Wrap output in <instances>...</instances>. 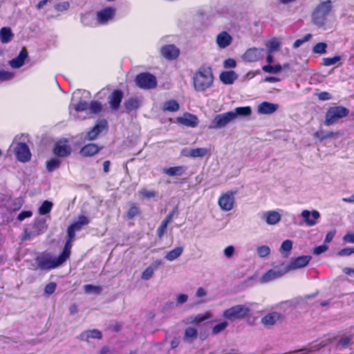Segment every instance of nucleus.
Masks as SVG:
<instances>
[{"label":"nucleus","mask_w":354,"mask_h":354,"mask_svg":"<svg viewBox=\"0 0 354 354\" xmlns=\"http://www.w3.org/2000/svg\"><path fill=\"white\" fill-rule=\"evenodd\" d=\"M286 272L284 270H279L275 269H271L266 272L262 277L259 279V282L261 283H269L272 281L278 278L282 277Z\"/></svg>","instance_id":"obj_20"},{"label":"nucleus","mask_w":354,"mask_h":354,"mask_svg":"<svg viewBox=\"0 0 354 354\" xmlns=\"http://www.w3.org/2000/svg\"><path fill=\"white\" fill-rule=\"evenodd\" d=\"M257 252L259 257L264 258L270 254V249L267 245H261L257 248Z\"/></svg>","instance_id":"obj_48"},{"label":"nucleus","mask_w":354,"mask_h":354,"mask_svg":"<svg viewBox=\"0 0 354 354\" xmlns=\"http://www.w3.org/2000/svg\"><path fill=\"white\" fill-rule=\"evenodd\" d=\"M176 122L180 124L194 128L198 125V120L196 115L186 113L182 116L178 117Z\"/></svg>","instance_id":"obj_19"},{"label":"nucleus","mask_w":354,"mask_h":354,"mask_svg":"<svg viewBox=\"0 0 354 354\" xmlns=\"http://www.w3.org/2000/svg\"><path fill=\"white\" fill-rule=\"evenodd\" d=\"M84 291L86 293H95L98 294L101 291V288L100 286H93V285H86L84 287Z\"/></svg>","instance_id":"obj_51"},{"label":"nucleus","mask_w":354,"mask_h":354,"mask_svg":"<svg viewBox=\"0 0 354 354\" xmlns=\"http://www.w3.org/2000/svg\"><path fill=\"white\" fill-rule=\"evenodd\" d=\"M106 127V122L105 120L99 121L93 129L88 132L86 135V139L88 140H93L97 138V136L102 132V131Z\"/></svg>","instance_id":"obj_23"},{"label":"nucleus","mask_w":354,"mask_h":354,"mask_svg":"<svg viewBox=\"0 0 354 354\" xmlns=\"http://www.w3.org/2000/svg\"><path fill=\"white\" fill-rule=\"evenodd\" d=\"M60 160L57 158H53L46 162V169L49 172L57 169L60 165Z\"/></svg>","instance_id":"obj_41"},{"label":"nucleus","mask_w":354,"mask_h":354,"mask_svg":"<svg viewBox=\"0 0 354 354\" xmlns=\"http://www.w3.org/2000/svg\"><path fill=\"white\" fill-rule=\"evenodd\" d=\"M36 268L41 270L55 269L64 263L59 256L51 253H42L35 259Z\"/></svg>","instance_id":"obj_3"},{"label":"nucleus","mask_w":354,"mask_h":354,"mask_svg":"<svg viewBox=\"0 0 354 354\" xmlns=\"http://www.w3.org/2000/svg\"><path fill=\"white\" fill-rule=\"evenodd\" d=\"M142 104V100L139 97H131L127 100L124 103L125 109L127 111L138 109Z\"/></svg>","instance_id":"obj_35"},{"label":"nucleus","mask_w":354,"mask_h":354,"mask_svg":"<svg viewBox=\"0 0 354 354\" xmlns=\"http://www.w3.org/2000/svg\"><path fill=\"white\" fill-rule=\"evenodd\" d=\"M193 85L198 92H204L213 84L214 77L211 68L201 67L193 75Z\"/></svg>","instance_id":"obj_2"},{"label":"nucleus","mask_w":354,"mask_h":354,"mask_svg":"<svg viewBox=\"0 0 354 354\" xmlns=\"http://www.w3.org/2000/svg\"><path fill=\"white\" fill-rule=\"evenodd\" d=\"M138 193L140 196H142L144 198H153V197L156 196V195L155 191L148 190L146 189H142L140 190Z\"/></svg>","instance_id":"obj_54"},{"label":"nucleus","mask_w":354,"mask_h":354,"mask_svg":"<svg viewBox=\"0 0 354 354\" xmlns=\"http://www.w3.org/2000/svg\"><path fill=\"white\" fill-rule=\"evenodd\" d=\"M215 41L219 49H225L232 44L233 37L228 32L223 30L216 36Z\"/></svg>","instance_id":"obj_14"},{"label":"nucleus","mask_w":354,"mask_h":354,"mask_svg":"<svg viewBox=\"0 0 354 354\" xmlns=\"http://www.w3.org/2000/svg\"><path fill=\"white\" fill-rule=\"evenodd\" d=\"M353 253V250L351 248H346L337 252V255L340 257L349 256Z\"/></svg>","instance_id":"obj_61"},{"label":"nucleus","mask_w":354,"mask_h":354,"mask_svg":"<svg viewBox=\"0 0 354 354\" xmlns=\"http://www.w3.org/2000/svg\"><path fill=\"white\" fill-rule=\"evenodd\" d=\"M261 218L269 225H274L279 223L281 219V215L277 210H269L261 214Z\"/></svg>","instance_id":"obj_16"},{"label":"nucleus","mask_w":354,"mask_h":354,"mask_svg":"<svg viewBox=\"0 0 354 354\" xmlns=\"http://www.w3.org/2000/svg\"><path fill=\"white\" fill-rule=\"evenodd\" d=\"M292 248V241L290 240L284 241L281 245L280 251L281 252H290Z\"/></svg>","instance_id":"obj_52"},{"label":"nucleus","mask_w":354,"mask_h":354,"mask_svg":"<svg viewBox=\"0 0 354 354\" xmlns=\"http://www.w3.org/2000/svg\"><path fill=\"white\" fill-rule=\"evenodd\" d=\"M89 223L88 218L84 216L81 215L77 218V220L73 222L68 228V236H70V239L75 238V234L76 232L80 231L83 226L87 225Z\"/></svg>","instance_id":"obj_13"},{"label":"nucleus","mask_w":354,"mask_h":354,"mask_svg":"<svg viewBox=\"0 0 354 354\" xmlns=\"http://www.w3.org/2000/svg\"><path fill=\"white\" fill-rule=\"evenodd\" d=\"M237 78V74L233 71H224L220 74L221 81L225 84H233Z\"/></svg>","instance_id":"obj_29"},{"label":"nucleus","mask_w":354,"mask_h":354,"mask_svg":"<svg viewBox=\"0 0 354 354\" xmlns=\"http://www.w3.org/2000/svg\"><path fill=\"white\" fill-rule=\"evenodd\" d=\"M301 217L302 218L303 223L305 225L308 227H313L319 223L321 214L316 209H304L301 212Z\"/></svg>","instance_id":"obj_10"},{"label":"nucleus","mask_w":354,"mask_h":354,"mask_svg":"<svg viewBox=\"0 0 354 354\" xmlns=\"http://www.w3.org/2000/svg\"><path fill=\"white\" fill-rule=\"evenodd\" d=\"M351 342V337H347V336H345V337H342L339 340V345L342 346V347H344V346H348Z\"/></svg>","instance_id":"obj_63"},{"label":"nucleus","mask_w":354,"mask_h":354,"mask_svg":"<svg viewBox=\"0 0 354 354\" xmlns=\"http://www.w3.org/2000/svg\"><path fill=\"white\" fill-rule=\"evenodd\" d=\"M28 53L26 50L23 48L17 57L11 59L9 62L10 66L12 68H19L21 67L24 65L25 59H26Z\"/></svg>","instance_id":"obj_26"},{"label":"nucleus","mask_w":354,"mask_h":354,"mask_svg":"<svg viewBox=\"0 0 354 354\" xmlns=\"http://www.w3.org/2000/svg\"><path fill=\"white\" fill-rule=\"evenodd\" d=\"M167 225H168V224H167V223H165L163 221L162 222V223L160 224V225L159 226V227L158 229V235L159 237H162V235L165 234V232H166Z\"/></svg>","instance_id":"obj_62"},{"label":"nucleus","mask_w":354,"mask_h":354,"mask_svg":"<svg viewBox=\"0 0 354 354\" xmlns=\"http://www.w3.org/2000/svg\"><path fill=\"white\" fill-rule=\"evenodd\" d=\"M75 109L76 111H86V113H89V104L84 101H80L79 103H77L75 106Z\"/></svg>","instance_id":"obj_49"},{"label":"nucleus","mask_w":354,"mask_h":354,"mask_svg":"<svg viewBox=\"0 0 354 354\" xmlns=\"http://www.w3.org/2000/svg\"><path fill=\"white\" fill-rule=\"evenodd\" d=\"M348 112L346 108L342 106L331 107L326 112L324 123L326 126H330L337 122L339 119L347 116Z\"/></svg>","instance_id":"obj_7"},{"label":"nucleus","mask_w":354,"mask_h":354,"mask_svg":"<svg viewBox=\"0 0 354 354\" xmlns=\"http://www.w3.org/2000/svg\"><path fill=\"white\" fill-rule=\"evenodd\" d=\"M185 171V167L183 166L171 167L163 169V172L170 176H180Z\"/></svg>","instance_id":"obj_33"},{"label":"nucleus","mask_w":354,"mask_h":354,"mask_svg":"<svg viewBox=\"0 0 354 354\" xmlns=\"http://www.w3.org/2000/svg\"><path fill=\"white\" fill-rule=\"evenodd\" d=\"M115 9L112 7H107L96 12L95 21L93 24H88L86 21L89 15H86L82 17V21L88 26L105 25L112 21L115 15Z\"/></svg>","instance_id":"obj_4"},{"label":"nucleus","mask_w":354,"mask_h":354,"mask_svg":"<svg viewBox=\"0 0 354 354\" xmlns=\"http://www.w3.org/2000/svg\"><path fill=\"white\" fill-rule=\"evenodd\" d=\"M101 338V333L97 330H90L82 333L80 339L83 341L89 342L92 339Z\"/></svg>","instance_id":"obj_30"},{"label":"nucleus","mask_w":354,"mask_h":354,"mask_svg":"<svg viewBox=\"0 0 354 354\" xmlns=\"http://www.w3.org/2000/svg\"><path fill=\"white\" fill-rule=\"evenodd\" d=\"M333 8L330 0L320 1L311 13L313 24L324 30L330 27L329 17L333 12Z\"/></svg>","instance_id":"obj_1"},{"label":"nucleus","mask_w":354,"mask_h":354,"mask_svg":"<svg viewBox=\"0 0 354 354\" xmlns=\"http://www.w3.org/2000/svg\"><path fill=\"white\" fill-rule=\"evenodd\" d=\"M53 207V203L48 201H45L39 208V212L41 215L49 213Z\"/></svg>","instance_id":"obj_45"},{"label":"nucleus","mask_w":354,"mask_h":354,"mask_svg":"<svg viewBox=\"0 0 354 354\" xmlns=\"http://www.w3.org/2000/svg\"><path fill=\"white\" fill-rule=\"evenodd\" d=\"M209 149L205 147H198L193 149H184L181 151L183 156L188 158H203L209 154Z\"/></svg>","instance_id":"obj_15"},{"label":"nucleus","mask_w":354,"mask_h":354,"mask_svg":"<svg viewBox=\"0 0 354 354\" xmlns=\"http://www.w3.org/2000/svg\"><path fill=\"white\" fill-rule=\"evenodd\" d=\"M55 288H56L55 283H53V282L49 283L48 284H47L46 286L45 289H44V292H45V294H46L48 295H51L55 292Z\"/></svg>","instance_id":"obj_59"},{"label":"nucleus","mask_w":354,"mask_h":354,"mask_svg":"<svg viewBox=\"0 0 354 354\" xmlns=\"http://www.w3.org/2000/svg\"><path fill=\"white\" fill-rule=\"evenodd\" d=\"M328 249V246L325 244L319 245L317 247H315L313 249V254L315 255H319L320 254L324 253L326 251H327Z\"/></svg>","instance_id":"obj_58"},{"label":"nucleus","mask_w":354,"mask_h":354,"mask_svg":"<svg viewBox=\"0 0 354 354\" xmlns=\"http://www.w3.org/2000/svg\"><path fill=\"white\" fill-rule=\"evenodd\" d=\"M236 66V61L232 58L227 59L223 62V66L225 68H235Z\"/></svg>","instance_id":"obj_60"},{"label":"nucleus","mask_w":354,"mask_h":354,"mask_svg":"<svg viewBox=\"0 0 354 354\" xmlns=\"http://www.w3.org/2000/svg\"><path fill=\"white\" fill-rule=\"evenodd\" d=\"M162 109L164 111L175 112L179 109V104L176 100H169L164 103Z\"/></svg>","instance_id":"obj_39"},{"label":"nucleus","mask_w":354,"mask_h":354,"mask_svg":"<svg viewBox=\"0 0 354 354\" xmlns=\"http://www.w3.org/2000/svg\"><path fill=\"white\" fill-rule=\"evenodd\" d=\"M262 69L263 71H265L266 73H279L281 71L282 67L279 64L274 65V66L268 64V65L263 66Z\"/></svg>","instance_id":"obj_46"},{"label":"nucleus","mask_w":354,"mask_h":354,"mask_svg":"<svg viewBox=\"0 0 354 354\" xmlns=\"http://www.w3.org/2000/svg\"><path fill=\"white\" fill-rule=\"evenodd\" d=\"M13 37L14 34L10 28L3 27L0 29V40L3 44L10 42Z\"/></svg>","instance_id":"obj_31"},{"label":"nucleus","mask_w":354,"mask_h":354,"mask_svg":"<svg viewBox=\"0 0 354 354\" xmlns=\"http://www.w3.org/2000/svg\"><path fill=\"white\" fill-rule=\"evenodd\" d=\"M140 214V209L136 205H132L127 212V217L132 219Z\"/></svg>","instance_id":"obj_47"},{"label":"nucleus","mask_w":354,"mask_h":354,"mask_svg":"<svg viewBox=\"0 0 354 354\" xmlns=\"http://www.w3.org/2000/svg\"><path fill=\"white\" fill-rule=\"evenodd\" d=\"M234 115V120L239 117H248L252 113V109L250 106H241L236 107L233 111H231Z\"/></svg>","instance_id":"obj_34"},{"label":"nucleus","mask_w":354,"mask_h":354,"mask_svg":"<svg viewBox=\"0 0 354 354\" xmlns=\"http://www.w3.org/2000/svg\"><path fill=\"white\" fill-rule=\"evenodd\" d=\"M236 190H227L222 192L218 198V205L223 212L232 211L236 203Z\"/></svg>","instance_id":"obj_5"},{"label":"nucleus","mask_w":354,"mask_h":354,"mask_svg":"<svg viewBox=\"0 0 354 354\" xmlns=\"http://www.w3.org/2000/svg\"><path fill=\"white\" fill-rule=\"evenodd\" d=\"M279 109V104L268 102L260 103L257 108L259 114L270 115L276 112Z\"/></svg>","instance_id":"obj_21"},{"label":"nucleus","mask_w":354,"mask_h":354,"mask_svg":"<svg viewBox=\"0 0 354 354\" xmlns=\"http://www.w3.org/2000/svg\"><path fill=\"white\" fill-rule=\"evenodd\" d=\"M281 314L273 312L264 316L261 319L262 324L266 326H271L281 319Z\"/></svg>","instance_id":"obj_27"},{"label":"nucleus","mask_w":354,"mask_h":354,"mask_svg":"<svg viewBox=\"0 0 354 354\" xmlns=\"http://www.w3.org/2000/svg\"><path fill=\"white\" fill-rule=\"evenodd\" d=\"M73 239L74 238L70 239V236H68V239L65 244L63 252L59 255V257L61 258L64 263L69 258L71 248L72 247L71 241L73 240Z\"/></svg>","instance_id":"obj_38"},{"label":"nucleus","mask_w":354,"mask_h":354,"mask_svg":"<svg viewBox=\"0 0 354 354\" xmlns=\"http://www.w3.org/2000/svg\"><path fill=\"white\" fill-rule=\"evenodd\" d=\"M250 312L249 304H240L226 309L223 313V316L227 319H240L245 317Z\"/></svg>","instance_id":"obj_6"},{"label":"nucleus","mask_w":354,"mask_h":354,"mask_svg":"<svg viewBox=\"0 0 354 354\" xmlns=\"http://www.w3.org/2000/svg\"><path fill=\"white\" fill-rule=\"evenodd\" d=\"M100 147H99L95 144H88L83 147L80 150V154L82 156L88 157L92 156L95 154L97 153L100 150Z\"/></svg>","instance_id":"obj_28"},{"label":"nucleus","mask_w":354,"mask_h":354,"mask_svg":"<svg viewBox=\"0 0 354 354\" xmlns=\"http://www.w3.org/2000/svg\"><path fill=\"white\" fill-rule=\"evenodd\" d=\"M228 323L226 321L222 322L216 325H215L212 328V333L214 334H218L223 330H224L227 326Z\"/></svg>","instance_id":"obj_50"},{"label":"nucleus","mask_w":354,"mask_h":354,"mask_svg":"<svg viewBox=\"0 0 354 354\" xmlns=\"http://www.w3.org/2000/svg\"><path fill=\"white\" fill-rule=\"evenodd\" d=\"M71 147L66 140H60L56 142L53 152L59 157H66L71 154Z\"/></svg>","instance_id":"obj_18"},{"label":"nucleus","mask_w":354,"mask_h":354,"mask_svg":"<svg viewBox=\"0 0 354 354\" xmlns=\"http://www.w3.org/2000/svg\"><path fill=\"white\" fill-rule=\"evenodd\" d=\"M102 106L97 101H92L89 104V114H95L101 111Z\"/></svg>","instance_id":"obj_44"},{"label":"nucleus","mask_w":354,"mask_h":354,"mask_svg":"<svg viewBox=\"0 0 354 354\" xmlns=\"http://www.w3.org/2000/svg\"><path fill=\"white\" fill-rule=\"evenodd\" d=\"M122 97L123 93L121 91H114L109 96V104L111 108L113 110H117L120 106Z\"/></svg>","instance_id":"obj_24"},{"label":"nucleus","mask_w":354,"mask_h":354,"mask_svg":"<svg viewBox=\"0 0 354 354\" xmlns=\"http://www.w3.org/2000/svg\"><path fill=\"white\" fill-rule=\"evenodd\" d=\"M281 46V40L276 37L272 38L266 43V46L270 53L279 50Z\"/></svg>","instance_id":"obj_32"},{"label":"nucleus","mask_w":354,"mask_h":354,"mask_svg":"<svg viewBox=\"0 0 354 354\" xmlns=\"http://www.w3.org/2000/svg\"><path fill=\"white\" fill-rule=\"evenodd\" d=\"M162 264V261L160 260H156L147 267L142 273L141 278L143 280H149L150 279L154 274V272Z\"/></svg>","instance_id":"obj_25"},{"label":"nucleus","mask_w":354,"mask_h":354,"mask_svg":"<svg viewBox=\"0 0 354 354\" xmlns=\"http://www.w3.org/2000/svg\"><path fill=\"white\" fill-rule=\"evenodd\" d=\"M327 44L324 42L316 44L313 48V53L315 54L323 55L326 53Z\"/></svg>","instance_id":"obj_42"},{"label":"nucleus","mask_w":354,"mask_h":354,"mask_svg":"<svg viewBox=\"0 0 354 354\" xmlns=\"http://www.w3.org/2000/svg\"><path fill=\"white\" fill-rule=\"evenodd\" d=\"M161 54L167 59H174L178 57L179 50L174 45H166L161 48Z\"/></svg>","instance_id":"obj_22"},{"label":"nucleus","mask_w":354,"mask_h":354,"mask_svg":"<svg viewBox=\"0 0 354 354\" xmlns=\"http://www.w3.org/2000/svg\"><path fill=\"white\" fill-rule=\"evenodd\" d=\"M343 240L345 242L354 243V233H347L344 237Z\"/></svg>","instance_id":"obj_64"},{"label":"nucleus","mask_w":354,"mask_h":354,"mask_svg":"<svg viewBox=\"0 0 354 354\" xmlns=\"http://www.w3.org/2000/svg\"><path fill=\"white\" fill-rule=\"evenodd\" d=\"M223 253L226 258L230 259L235 253V248L232 245H229L224 249Z\"/></svg>","instance_id":"obj_55"},{"label":"nucleus","mask_w":354,"mask_h":354,"mask_svg":"<svg viewBox=\"0 0 354 354\" xmlns=\"http://www.w3.org/2000/svg\"><path fill=\"white\" fill-rule=\"evenodd\" d=\"M197 330L193 327H189L186 328L185 331V339L187 341H192L196 337Z\"/></svg>","instance_id":"obj_43"},{"label":"nucleus","mask_w":354,"mask_h":354,"mask_svg":"<svg viewBox=\"0 0 354 354\" xmlns=\"http://www.w3.org/2000/svg\"><path fill=\"white\" fill-rule=\"evenodd\" d=\"M342 56L340 55H335L333 57H324L322 59V65L325 66L335 65L340 62Z\"/></svg>","instance_id":"obj_40"},{"label":"nucleus","mask_w":354,"mask_h":354,"mask_svg":"<svg viewBox=\"0 0 354 354\" xmlns=\"http://www.w3.org/2000/svg\"><path fill=\"white\" fill-rule=\"evenodd\" d=\"M312 257L310 255L300 256L290 259L285 268V272L295 270L306 267L310 261Z\"/></svg>","instance_id":"obj_11"},{"label":"nucleus","mask_w":354,"mask_h":354,"mask_svg":"<svg viewBox=\"0 0 354 354\" xmlns=\"http://www.w3.org/2000/svg\"><path fill=\"white\" fill-rule=\"evenodd\" d=\"M211 317H212V314L209 312H206L204 314H199L194 317H191L189 319L188 323L198 324Z\"/></svg>","instance_id":"obj_37"},{"label":"nucleus","mask_w":354,"mask_h":354,"mask_svg":"<svg viewBox=\"0 0 354 354\" xmlns=\"http://www.w3.org/2000/svg\"><path fill=\"white\" fill-rule=\"evenodd\" d=\"M70 7V3L68 1L60 2L55 5V8L57 11H65L67 10Z\"/></svg>","instance_id":"obj_57"},{"label":"nucleus","mask_w":354,"mask_h":354,"mask_svg":"<svg viewBox=\"0 0 354 354\" xmlns=\"http://www.w3.org/2000/svg\"><path fill=\"white\" fill-rule=\"evenodd\" d=\"M234 120V115L232 112L227 111L223 113L216 115L213 120L212 124L209 128L221 129L226 127L228 124Z\"/></svg>","instance_id":"obj_9"},{"label":"nucleus","mask_w":354,"mask_h":354,"mask_svg":"<svg viewBox=\"0 0 354 354\" xmlns=\"http://www.w3.org/2000/svg\"><path fill=\"white\" fill-rule=\"evenodd\" d=\"M183 247L179 246L168 252L165 255V259L169 261L177 259L183 253Z\"/></svg>","instance_id":"obj_36"},{"label":"nucleus","mask_w":354,"mask_h":354,"mask_svg":"<svg viewBox=\"0 0 354 354\" xmlns=\"http://www.w3.org/2000/svg\"><path fill=\"white\" fill-rule=\"evenodd\" d=\"M17 158L21 162H27L30 159L31 154L28 146L24 143H17L15 147Z\"/></svg>","instance_id":"obj_17"},{"label":"nucleus","mask_w":354,"mask_h":354,"mask_svg":"<svg viewBox=\"0 0 354 354\" xmlns=\"http://www.w3.org/2000/svg\"><path fill=\"white\" fill-rule=\"evenodd\" d=\"M310 38H311V35L308 34L303 39H297L293 44V47L295 48H299L304 43L308 41Z\"/></svg>","instance_id":"obj_56"},{"label":"nucleus","mask_w":354,"mask_h":354,"mask_svg":"<svg viewBox=\"0 0 354 354\" xmlns=\"http://www.w3.org/2000/svg\"><path fill=\"white\" fill-rule=\"evenodd\" d=\"M263 57V48H251L245 52L242 55V59L245 62H256L262 59Z\"/></svg>","instance_id":"obj_12"},{"label":"nucleus","mask_w":354,"mask_h":354,"mask_svg":"<svg viewBox=\"0 0 354 354\" xmlns=\"http://www.w3.org/2000/svg\"><path fill=\"white\" fill-rule=\"evenodd\" d=\"M14 77V73L12 72L0 70V81L10 80Z\"/></svg>","instance_id":"obj_53"},{"label":"nucleus","mask_w":354,"mask_h":354,"mask_svg":"<svg viewBox=\"0 0 354 354\" xmlns=\"http://www.w3.org/2000/svg\"><path fill=\"white\" fill-rule=\"evenodd\" d=\"M136 84L144 89H151L156 86L157 81L153 75L144 73L137 75L136 78Z\"/></svg>","instance_id":"obj_8"}]
</instances>
